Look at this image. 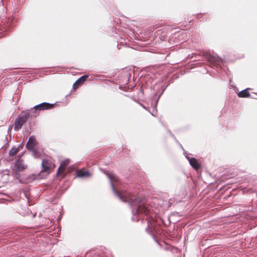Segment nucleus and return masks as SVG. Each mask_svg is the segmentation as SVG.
Returning a JSON list of instances; mask_svg holds the SVG:
<instances>
[{"mask_svg": "<svg viewBox=\"0 0 257 257\" xmlns=\"http://www.w3.org/2000/svg\"><path fill=\"white\" fill-rule=\"evenodd\" d=\"M42 171L50 173L55 168V165L53 160L49 158L44 159L42 162Z\"/></svg>", "mask_w": 257, "mask_h": 257, "instance_id": "3", "label": "nucleus"}, {"mask_svg": "<svg viewBox=\"0 0 257 257\" xmlns=\"http://www.w3.org/2000/svg\"><path fill=\"white\" fill-rule=\"evenodd\" d=\"M249 97H251L252 99H257V93H254L253 95H251Z\"/></svg>", "mask_w": 257, "mask_h": 257, "instance_id": "19", "label": "nucleus"}, {"mask_svg": "<svg viewBox=\"0 0 257 257\" xmlns=\"http://www.w3.org/2000/svg\"><path fill=\"white\" fill-rule=\"evenodd\" d=\"M88 77H89V75H87V74H85V75L81 76V84L83 83H84L85 81H86L87 80V78H88Z\"/></svg>", "mask_w": 257, "mask_h": 257, "instance_id": "15", "label": "nucleus"}, {"mask_svg": "<svg viewBox=\"0 0 257 257\" xmlns=\"http://www.w3.org/2000/svg\"><path fill=\"white\" fill-rule=\"evenodd\" d=\"M95 80L98 81V80H101L100 79H96Z\"/></svg>", "mask_w": 257, "mask_h": 257, "instance_id": "23", "label": "nucleus"}, {"mask_svg": "<svg viewBox=\"0 0 257 257\" xmlns=\"http://www.w3.org/2000/svg\"><path fill=\"white\" fill-rule=\"evenodd\" d=\"M88 80H89V81H91V80H92V78H89V79H88Z\"/></svg>", "mask_w": 257, "mask_h": 257, "instance_id": "22", "label": "nucleus"}, {"mask_svg": "<svg viewBox=\"0 0 257 257\" xmlns=\"http://www.w3.org/2000/svg\"><path fill=\"white\" fill-rule=\"evenodd\" d=\"M185 157L188 160L189 164L196 171H198L201 168V164L195 158H190L188 155H185Z\"/></svg>", "mask_w": 257, "mask_h": 257, "instance_id": "6", "label": "nucleus"}, {"mask_svg": "<svg viewBox=\"0 0 257 257\" xmlns=\"http://www.w3.org/2000/svg\"><path fill=\"white\" fill-rule=\"evenodd\" d=\"M19 149L18 148H13L11 149L9 152V155L11 156H14L19 152Z\"/></svg>", "mask_w": 257, "mask_h": 257, "instance_id": "12", "label": "nucleus"}, {"mask_svg": "<svg viewBox=\"0 0 257 257\" xmlns=\"http://www.w3.org/2000/svg\"><path fill=\"white\" fill-rule=\"evenodd\" d=\"M170 134H171V136L172 137V138H174V139H175V140L176 141V142L177 143H178V144H179L180 147H181V148H182V149L184 151V154L185 155H185H188L187 154L186 152L184 150V149H183V147H182V145H181V144H180V143H179V142H178V140L176 139V138H175V136H174L173 134H171V133H170Z\"/></svg>", "mask_w": 257, "mask_h": 257, "instance_id": "14", "label": "nucleus"}, {"mask_svg": "<svg viewBox=\"0 0 257 257\" xmlns=\"http://www.w3.org/2000/svg\"><path fill=\"white\" fill-rule=\"evenodd\" d=\"M80 85V78L77 79L76 81L74 83L73 85V89L75 90Z\"/></svg>", "mask_w": 257, "mask_h": 257, "instance_id": "13", "label": "nucleus"}, {"mask_svg": "<svg viewBox=\"0 0 257 257\" xmlns=\"http://www.w3.org/2000/svg\"><path fill=\"white\" fill-rule=\"evenodd\" d=\"M53 104H50L46 102H43L41 104H38L34 107L36 110H45L52 108L53 107Z\"/></svg>", "mask_w": 257, "mask_h": 257, "instance_id": "8", "label": "nucleus"}, {"mask_svg": "<svg viewBox=\"0 0 257 257\" xmlns=\"http://www.w3.org/2000/svg\"><path fill=\"white\" fill-rule=\"evenodd\" d=\"M142 106L144 108L147 109V108H146V107H145L143 104H142Z\"/></svg>", "mask_w": 257, "mask_h": 257, "instance_id": "21", "label": "nucleus"}, {"mask_svg": "<svg viewBox=\"0 0 257 257\" xmlns=\"http://www.w3.org/2000/svg\"><path fill=\"white\" fill-rule=\"evenodd\" d=\"M203 57L206 59L210 64L217 67L220 65L222 59L217 55H214L209 53H203Z\"/></svg>", "mask_w": 257, "mask_h": 257, "instance_id": "2", "label": "nucleus"}, {"mask_svg": "<svg viewBox=\"0 0 257 257\" xmlns=\"http://www.w3.org/2000/svg\"><path fill=\"white\" fill-rule=\"evenodd\" d=\"M77 176L78 177L80 176V171H78V172H77Z\"/></svg>", "mask_w": 257, "mask_h": 257, "instance_id": "20", "label": "nucleus"}, {"mask_svg": "<svg viewBox=\"0 0 257 257\" xmlns=\"http://www.w3.org/2000/svg\"><path fill=\"white\" fill-rule=\"evenodd\" d=\"M37 143L35 138L34 137L31 136L30 137L29 141L26 144V147L29 150L32 151L33 155L34 157L39 158L40 156L38 153L36 149Z\"/></svg>", "mask_w": 257, "mask_h": 257, "instance_id": "4", "label": "nucleus"}, {"mask_svg": "<svg viewBox=\"0 0 257 257\" xmlns=\"http://www.w3.org/2000/svg\"><path fill=\"white\" fill-rule=\"evenodd\" d=\"M26 168V166L23 163L22 160L19 159L16 162L14 168H13V171L15 173V175L17 176L18 175L19 172L22 171Z\"/></svg>", "mask_w": 257, "mask_h": 257, "instance_id": "5", "label": "nucleus"}, {"mask_svg": "<svg viewBox=\"0 0 257 257\" xmlns=\"http://www.w3.org/2000/svg\"><path fill=\"white\" fill-rule=\"evenodd\" d=\"M92 176V173L81 168V178H90Z\"/></svg>", "mask_w": 257, "mask_h": 257, "instance_id": "11", "label": "nucleus"}, {"mask_svg": "<svg viewBox=\"0 0 257 257\" xmlns=\"http://www.w3.org/2000/svg\"><path fill=\"white\" fill-rule=\"evenodd\" d=\"M30 114L29 112H25L21 116V117L25 118V121L27 120V118L29 117Z\"/></svg>", "mask_w": 257, "mask_h": 257, "instance_id": "16", "label": "nucleus"}, {"mask_svg": "<svg viewBox=\"0 0 257 257\" xmlns=\"http://www.w3.org/2000/svg\"><path fill=\"white\" fill-rule=\"evenodd\" d=\"M24 122H25V118L21 117L17 118L15 123V130L17 131L19 130L22 127Z\"/></svg>", "mask_w": 257, "mask_h": 257, "instance_id": "9", "label": "nucleus"}, {"mask_svg": "<svg viewBox=\"0 0 257 257\" xmlns=\"http://www.w3.org/2000/svg\"><path fill=\"white\" fill-rule=\"evenodd\" d=\"M161 95H162V93H161V94L159 95V97H158V99H156V100H155V108H156V110H157V103H158V100H159V98H160V96H161Z\"/></svg>", "mask_w": 257, "mask_h": 257, "instance_id": "18", "label": "nucleus"}, {"mask_svg": "<svg viewBox=\"0 0 257 257\" xmlns=\"http://www.w3.org/2000/svg\"><path fill=\"white\" fill-rule=\"evenodd\" d=\"M69 163V160L68 159H66L60 164V165L57 171V175L59 176L62 175L63 177L64 176L65 173L64 171L66 166Z\"/></svg>", "mask_w": 257, "mask_h": 257, "instance_id": "7", "label": "nucleus"}, {"mask_svg": "<svg viewBox=\"0 0 257 257\" xmlns=\"http://www.w3.org/2000/svg\"><path fill=\"white\" fill-rule=\"evenodd\" d=\"M251 89L250 88H246L237 93V96L241 98H247L250 96V94L248 90Z\"/></svg>", "mask_w": 257, "mask_h": 257, "instance_id": "10", "label": "nucleus"}, {"mask_svg": "<svg viewBox=\"0 0 257 257\" xmlns=\"http://www.w3.org/2000/svg\"><path fill=\"white\" fill-rule=\"evenodd\" d=\"M103 172L109 180L110 185L115 196L121 201L127 203L130 205L132 209V220L138 222L140 219L142 221L145 219L148 224L146 231L152 236L157 243L159 244L156 236L158 233V226L153 221V217H151V219L150 218V206L147 204L145 198L134 195L126 191H118L113 183V176L105 171H103Z\"/></svg>", "mask_w": 257, "mask_h": 257, "instance_id": "1", "label": "nucleus"}, {"mask_svg": "<svg viewBox=\"0 0 257 257\" xmlns=\"http://www.w3.org/2000/svg\"><path fill=\"white\" fill-rule=\"evenodd\" d=\"M192 56L191 58H193L194 56L195 57L194 59H193V61H196L197 59L199 60V58H198V57H200L201 55H199V54H197L192 53Z\"/></svg>", "mask_w": 257, "mask_h": 257, "instance_id": "17", "label": "nucleus"}]
</instances>
